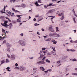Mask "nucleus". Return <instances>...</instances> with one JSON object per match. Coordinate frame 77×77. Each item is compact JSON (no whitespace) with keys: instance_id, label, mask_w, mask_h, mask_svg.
Returning a JSON list of instances; mask_svg holds the SVG:
<instances>
[{"instance_id":"1","label":"nucleus","mask_w":77,"mask_h":77,"mask_svg":"<svg viewBox=\"0 0 77 77\" xmlns=\"http://www.w3.org/2000/svg\"><path fill=\"white\" fill-rule=\"evenodd\" d=\"M18 43L20 45H21V46H22L23 47H24V46H25L26 45V42L22 40H19Z\"/></svg>"},{"instance_id":"2","label":"nucleus","mask_w":77,"mask_h":77,"mask_svg":"<svg viewBox=\"0 0 77 77\" xmlns=\"http://www.w3.org/2000/svg\"><path fill=\"white\" fill-rule=\"evenodd\" d=\"M47 51V50L44 51H40V53H38V54H39L40 55V58H41V56H45V53H46Z\"/></svg>"},{"instance_id":"3","label":"nucleus","mask_w":77,"mask_h":77,"mask_svg":"<svg viewBox=\"0 0 77 77\" xmlns=\"http://www.w3.org/2000/svg\"><path fill=\"white\" fill-rule=\"evenodd\" d=\"M8 21H5L4 24H3V23H1V24L4 27H8L9 26V25H8L7 23H8Z\"/></svg>"},{"instance_id":"4","label":"nucleus","mask_w":77,"mask_h":77,"mask_svg":"<svg viewBox=\"0 0 77 77\" xmlns=\"http://www.w3.org/2000/svg\"><path fill=\"white\" fill-rule=\"evenodd\" d=\"M19 69L21 71H23L26 69V68L24 67L23 66H19Z\"/></svg>"},{"instance_id":"5","label":"nucleus","mask_w":77,"mask_h":77,"mask_svg":"<svg viewBox=\"0 0 77 77\" xmlns=\"http://www.w3.org/2000/svg\"><path fill=\"white\" fill-rule=\"evenodd\" d=\"M16 57V55L15 54H12L11 55V59L12 60H14L15 59Z\"/></svg>"},{"instance_id":"6","label":"nucleus","mask_w":77,"mask_h":77,"mask_svg":"<svg viewBox=\"0 0 77 77\" xmlns=\"http://www.w3.org/2000/svg\"><path fill=\"white\" fill-rule=\"evenodd\" d=\"M37 64H38V65H43V64H45V63L44 60H41L38 62L36 63Z\"/></svg>"},{"instance_id":"7","label":"nucleus","mask_w":77,"mask_h":77,"mask_svg":"<svg viewBox=\"0 0 77 77\" xmlns=\"http://www.w3.org/2000/svg\"><path fill=\"white\" fill-rule=\"evenodd\" d=\"M49 29L50 31L52 32H54V29H53V26L51 25L50 26L49 28Z\"/></svg>"},{"instance_id":"8","label":"nucleus","mask_w":77,"mask_h":77,"mask_svg":"<svg viewBox=\"0 0 77 77\" xmlns=\"http://www.w3.org/2000/svg\"><path fill=\"white\" fill-rule=\"evenodd\" d=\"M52 5V3H50V4H48L46 5H44V8H45V9H47V8L48 7H49V6H51Z\"/></svg>"},{"instance_id":"9","label":"nucleus","mask_w":77,"mask_h":77,"mask_svg":"<svg viewBox=\"0 0 77 77\" xmlns=\"http://www.w3.org/2000/svg\"><path fill=\"white\" fill-rule=\"evenodd\" d=\"M32 4H34L37 7L39 6H41V5H39L38 2V1H36L35 2H32Z\"/></svg>"},{"instance_id":"10","label":"nucleus","mask_w":77,"mask_h":77,"mask_svg":"<svg viewBox=\"0 0 77 77\" xmlns=\"http://www.w3.org/2000/svg\"><path fill=\"white\" fill-rule=\"evenodd\" d=\"M55 11V9H53L52 10H49L48 11V13L50 14H53Z\"/></svg>"},{"instance_id":"11","label":"nucleus","mask_w":77,"mask_h":77,"mask_svg":"<svg viewBox=\"0 0 77 77\" xmlns=\"http://www.w3.org/2000/svg\"><path fill=\"white\" fill-rule=\"evenodd\" d=\"M60 36V35L56 33H54V38L59 37Z\"/></svg>"},{"instance_id":"12","label":"nucleus","mask_w":77,"mask_h":77,"mask_svg":"<svg viewBox=\"0 0 77 77\" xmlns=\"http://www.w3.org/2000/svg\"><path fill=\"white\" fill-rule=\"evenodd\" d=\"M43 18H43L42 16L39 17L38 18V21L39 22V21H41L43 19Z\"/></svg>"},{"instance_id":"13","label":"nucleus","mask_w":77,"mask_h":77,"mask_svg":"<svg viewBox=\"0 0 77 77\" xmlns=\"http://www.w3.org/2000/svg\"><path fill=\"white\" fill-rule=\"evenodd\" d=\"M56 65L57 66H60V65H61V63H60V61H58L57 62Z\"/></svg>"},{"instance_id":"14","label":"nucleus","mask_w":77,"mask_h":77,"mask_svg":"<svg viewBox=\"0 0 77 77\" xmlns=\"http://www.w3.org/2000/svg\"><path fill=\"white\" fill-rule=\"evenodd\" d=\"M6 45L8 48H9L10 47H11V45L10 44H9L8 43H6Z\"/></svg>"},{"instance_id":"15","label":"nucleus","mask_w":77,"mask_h":77,"mask_svg":"<svg viewBox=\"0 0 77 77\" xmlns=\"http://www.w3.org/2000/svg\"><path fill=\"white\" fill-rule=\"evenodd\" d=\"M6 69L8 71H9V72H11V68H10V67H8L6 68Z\"/></svg>"},{"instance_id":"16","label":"nucleus","mask_w":77,"mask_h":77,"mask_svg":"<svg viewBox=\"0 0 77 77\" xmlns=\"http://www.w3.org/2000/svg\"><path fill=\"white\" fill-rule=\"evenodd\" d=\"M75 17H73L72 19L74 22V23H76V20H75Z\"/></svg>"},{"instance_id":"17","label":"nucleus","mask_w":77,"mask_h":77,"mask_svg":"<svg viewBox=\"0 0 77 77\" xmlns=\"http://www.w3.org/2000/svg\"><path fill=\"white\" fill-rule=\"evenodd\" d=\"M17 17H18V19L19 20H21V17H22V15H18L16 16Z\"/></svg>"},{"instance_id":"18","label":"nucleus","mask_w":77,"mask_h":77,"mask_svg":"<svg viewBox=\"0 0 77 77\" xmlns=\"http://www.w3.org/2000/svg\"><path fill=\"white\" fill-rule=\"evenodd\" d=\"M40 69L42 70V71H45V69H44V68L43 66H41L40 67Z\"/></svg>"},{"instance_id":"19","label":"nucleus","mask_w":77,"mask_h":77,"mask_svg":"<svg viewBox=\"0 0 77 77\" xmlns=\"http://www.w3.org/2000/svg\"><path fill=\"white\" fill-rule=\"evenodd\" d=\"M55 29H56V32H59V27H56Z\"/></svg>"},{"instance_id":"20","label":"nucleus","mask_w":77,"mask_h":77,"mask_svg":"<svg viewBox=\"0 0 77 77\" xmlns=\"http://www.w3.org/2000/svg\"><path fill=\"white\" fill-rule=\"evenodd\" d=\"M46 62H47V63H50V60H49L48 59H46L45 60Z\"/></svg>"},{"instance_id":"21","label":"nucleus","mask_w":77,"mask_h":77,"mask_svg":"<svg viewBox=\"0 0 77 77\" xmlns=\"http://www.w3.org/2000/svg\"><path fill=\"white\" fill-rule=\"evenodd\" d=\"M21 6L22 7V8H24L26 6V5H25L23 4H22L21 5Z\"/></svg>"},{"instance_id":"22","label":"nucleus","mask_w":77,"mask_h":77,"mask_svg":"<svg viewBox=\"0 0 77 77\" xmlns=\"http://www.w3.org/2000/svg\"><path fill=\"white\" fill-rule=\"evenodd\" d=\"M6 11L8 14H9V15H11V12H10V11L8 10H6Z\"/></svg>"},{"instance_id":"23","label":"nucleus","mask_w":77,"mask_h":77,"mask_svg":"<svg viewBox=\"0 0 77 77\" xmlns=\"http://www.w3.org/2000/svg\"><path fill=\"white\" fill-rule=\"evenodd\" d=\"M72 75H75V76H77V73H72Z\"/></svg>"},{"instance_id":"24","label":"nucleus","mask_w":77,"mask_h":77,"mask_svg":"<svg viewBox=\"0 0 77 77\" xmlns=\"http://www.w3.org/2000/svg\"><path fill=\"white\" fill-rule=\"evenodd\" d=\"M51 40V38H50L48 39H45V41H50Z\"/></svg>"},{"instance_id":"25","label":"nucleus","mask_w":77,"mask_h":77,"mask_svg":"<svg viewBox=\"0 0 77 77\" xmlns=\"http://www.w3.org/2000/svg\"><path fill=\"white\" fill-rule=\"evenodd\" d=\"M50 36H53L54 37V33H50L49 34Z\"/></svg>"},{"instance_id":"26","label":"nucleus","mask_w":77,"mask_h":77,"mask_svg":"<svg viewBox=\"0 0 77 77\" xmlns=\"http://www.w3.org/2000/svg\"><path fill=\"white\" fill-rule=\"evenodd\" d=\"M17 0H10V2L11 3H12V2H13V3H14L15 1H17Z\"/></svg>"},{"instance_id":"27","label":"nucleus","mask_w":77,"mask_h":77,"mask_svg":"<svg viewBox=\"0 0 77 77\" xmlns=\"http://www.w3.org/2000/svg\"><path fill=\"white\" fill-rule=\"evenodd\" d=\"M52 48L53 50V51H55V52L56 51V48H55V47H53Z\"/></svg>"},{"instance_id":"28","label":"nucleus","mask_w":77,"mask_h":77,"mask_svg":"<svg viewBox=\"0 0 77 77\" xmlns=\"http://www.w3.org/2000/svg\"><path fill=\"white\" fill-rule=\"evenodd\" d=\"M17 23H21V20H19V19H17Z\"/></svg>"},{"instance_id":"29","label":"nucleus","mask_w":77,"mask_h":77,"mask_svg":"<svg viewBox=\"0 0 77 77\" xmlns=\"http://www.w3.org/2000/svg\"><path fill=\"white\" fill-rule=\"evenodd\" d=\"M52 54L54 56H56V52L54 51H52Z\"/></svg>"},{"instance_id":"30","label":"nucleus","mask_w":77,"mask_h":77,"mask_svg":"<svg viewBox=\"0 0 77 77\" xmlns=\"http://www.w3.org/2000/svg\"><path fill=\"white\" fill-rule=\"evenodd\" d=\"M7 57H8V58H11V55H9V54H7Z\"/></svg>"},{"instance_id":"31","label":"nucleus","mask_w":77,"mask_h":77,"mask_svg":"<svg viewBox=\"0 0 77 77\" xmlns=\"http://www.w3.org/2000/svg\"><path fill=\"white\" fill-rule=\"evenodd\" d=\"M5 62V60H2L1 61V65H2V64H3V63H4Z\"/></svg>"},{"instance_id":"32","label":"nucleus","mask_w":77,"mask_h":77,"mask_svg":"<svg viewBox=\"0 0 77 77\" xmlns=\"http://www.w3.org/2000/svg\"><path fill=\"white\" fill-rule=\"evenodd\" d=\"M10 29H11V27H12V23H10L9 24Z\"/></svg>"},{"instance_id":"33","label":"nucleus","mask_w":77,"mask_h":77,"mask_svg":"<svg viewBox=\"0 0 77 77\" xmlns=\"http://www.w3.org/2000/svg\"><path fill=\"white\" fill-rule=\"evenodd\" d=\"M15 68H16V69L19 70V69H20V67H19L18 66H16L15 67Z\"/></svg>"},{"instance_id":"34","label":"nucleus","mask_w":77,"mask_h":77,"mask_svg":"<svg viewBox=\"0 0 77 77\" xmlns=\"http://www.w3.org/2000/svg\"><path fill=\"white\" fill-rule=\"evenodd\" d=\"M70 51L72 52H74L75 51V50L74 49H70Z\"/></svg>"},{"instance_id":"35","label":"nucleus","mask_w":77,"mask_h":77,"mask_svg":"<svg viewBox=\"0 0 77 77\" xmlns=\"http://www.w3.org/2000/svg\"><path fill=\"white\" fill-rule=\"evenodd\" d=\"M37 2L39 3H42V1H41V0H38L37 1Z\"/></svg>"},{"instance_id":"36","label":"nucleus","mask_w":77,"mask_h":77,"mask_svg":"<svg viewBox=\"0 0 77 77\" xmlns=\"http://www.w3.org/2000/svg\"><path fill=\"white\" fill-rule=\"evenodd\" d=\"M6 63H9V59H6Z\"/></svg>"},{"instance_id":"37","label":"nucleus","mask_w":77,"mask_h":77,"mask_svg":"<svg viewBox=\"0 0 77 77\" xmlns=\"http://www.w3.org/2000/svg\"><path fill=\"white\" fill-rule=\"evenodd\" d=\"M72 11L73 13H74V15L75 16V11H74V9H73L72 10Z\"/></svg>"},{"instance_id":"38","label":"nucleus","mask_w":77,"mask_h":77,"mask_svg":"<svg viewBox=\"0 0 77 77\" xmlns=\"http://www.w3.org/2000/svg\"><path fill=\"white\" fill-rule=\"evenodd\" d=\"M46 50V48H42V51H44V50Z\"/></svg>"},{"instance_id":"39","label":"nucleus","mask_w":77,"mask_h":77,"mask_svg":"<svg viewBox=\"0 0 77 77\" xmlns=\"http://www.w3.org/2000/svg\"><path fill=\"white\" fill-rule=\"evenodd\" d=\"M7 7H8V5H6L5 6L4 8V11H5V9H6V8H7Z\"/></svg>"},{"instance_id":"40","label":"nucleus","mask_w":77,"mask_h":77,"mask_svg":"<svg viewBox=\"0 0 77 77\" xmlns=\"http://www.w3.org/2000/svg\"><path fill=\"white\" fill-rule=\"evenodd\" d=\"M0 12H1V13H2V14H3V13H4V14H6V12H5V11H3V10L0 11Z\"/></svg>"},{"instance_id":"41","label":"nucleus","mask_w":77,"mask_h":77,"mask_svg":"<svg viewBox=\"0 0 77 77\" xmlns=\"http://www.w3.org/2000/svg\"><path fill=\"white\" fill-rule=\"evenodd\" d=\"M39 24H37V23H35L34 24V26H39Z\"/></svg>"},{"instance_id":"42","label":"nucleus","mask_w":77,"mask_h":77,"mask_svg":"<svg viewBox=\"0 0 77 77\" xmlns=\"http://www.w3.org/2000/svg\"><path fill=\"white\" fill-rule=\"evenodd\" d=\"M72 60V61H73V62H74V61L76 62L77 61V59H73Z\"/></svg>"},{"instance_id":"43","label":"nucleus","mask_w":77,"mask_h":77,"mask_svg":"<svg viewBox=\"0 0 77 77\" xmlns=\"http://www.w3.org/2000/svg\"><path fill=\"white\" fill-rule=\"evenodd\" d=\"M20 36H22V37H23V36H24V33H21L20 34Z\"/></svg>"},{"instance_id":"44","label":"nucleus","mask_w":77,"mask_h":77,"mask_svg":"<svg viewBox=\"0 0 77 77\" xmlns=\"http://www.w3.org/2000/svg\"><path fill=\"white\" fill-rule=\"evenodd\" d=\"M57 41H55L54 42H53V44H57Z\"/></svg>"},{"instance_id":"45","label":"nucleus","mask_w":77,"mask_h":77,"mask_svg":"<svg viewBox=\"0 0 77 77\" xmlns=\"http://www.w3.org/2000/svg\"><path fill=\"white\" fill-rule=\"evenodd\" d=\"M7 48V51H8V52H9L10 51V48Z\"/></svg>"},{"instance_id":"46","label":"nucleus","mask_w":77,"mask_h":77,"mask_svg":"<svg viewBox=\"0 0 77 77\" xmlns=\"http://www.w3.org/2000/svg\"><path fill=\"white\" fill-rule=\"evenodd\" d=\"M45 59H46V57H45L43 58V59H42V60L44 61Z\"/></svg>"},{"instance_id":"47","label":"nucleus","mask_w":77,"mask_h":77,"mask_svg":"<svg viewBox=\"0 0 77 77\" xmlns=\"http://www.w3.org/2000/svg\"><path fill=\"white\" fill-rule=\"evenodd\" d=\"M37 69V68H33V70L34 71H35V70H36Z\"/></svg>"},{"instance_id":"48","label":"nucleus","mask_w":77,"mask_h":77,"mask_svg":"<svg viewBox=\"0 0 77 77\" xmlns=\"http://www.w3.org/2000/svg\"><path fill=\"white\" fill-rule=\"evenodd\" d=\"M70 42H71V43H74L75 41H73L72 40H71Z\"/></svg>"},{"instance_id":"49","label":"nucleus","mask_w":77,"mask_h":77,"mask_svg":"<svg viewBox=\"0 0 77 77\" xmlns=\"http://www.w3.org/2000/svg\"><path fill=\"white\" fill-rule=\"evenodd\" d=\"M12 11H14V12H15V11L16 10H15V8H12Z\"/></svg>"},{"instance_id":"50","label":"nucleus","mask_w":77,"mask_h":77,"mask_svg":"<svg viewBox=\"0 0 77 77\" xmlns=\"http://www.w3.org/2000/svg\"><path fill=\"white\" fill-rule=\"evenodd\" d=\"M63 19H64V16H63L61 18V20H63Z\"/></svg>"},{"instance_id":"51","label":"nucleus","mask_w":77,"mask_h":77,"mask_svg":"<svg viewBox=\"0 0 77 77\" xmlns=\"http://www.w3.org/2000/svg\"><path fill=\"white\" fill-rule=\"evenodd\" d=\"M15 66H18V64H17V63H15Z\"/></svg>"},{"instance_id":"52","label":"nucleus","mask_w":77,"mask_h":77,"mask_svg":"<svg viewBox=\"0 0 77 77\" xmlns=\"http://www.w3.org/2000/svg\"><path fill=\"white\" fill-rule=\"evenodd\" d=\"M6 43V41L5 40L3 42V44H5V43Z\"/></svg>"},{"instance_id":"53","label":"nucleus","mask_w":77,"mask_h":77,"mask_svg":"<svg viewBox=\"0 0 77 77\" xmlns=\"http://www.w3.org/2000/svg\"><path fill=\"white\" fill-rule=\"evenodd\" d=\"M66 51H71V49H67Z\"/></svg>"},{"instance_id":"54","label":"nucleus","mask_w":77,"mask_h":77,"mask_svg":"<svg viewBox=\"0 0 77 77\" xmlns=\"http://www.w3.org/2000/svg\"><path fill=\"white\" fill-rule=\"evenodd\" d=\"M54 18V17H52L51 18V20H52L51 21H52V23H54V22H53V21L52 20H53V18Z\"/></svg>"},{"instance_id":"55","label":"nucleus","mask_w":77,"mask_h":77,"mask_svg":"<svg viewBox=\"0 0 77 77\" xmlns=\"http://www.w3.org/2000/svg\"><path fill=\"white\" fill-rule=\"evenodd\" d=\"M35 72H31V75H33V74H35Z\"/></svg>"},{"instance_id":"56","label":"nucleus","mask_w":77,"mask_h":77,"mask_svg":"<svg viewBox=\"0 0 77 77\" xmlns=\"http://www.w3.org/2000/svg\"><path fill=\"white\" fill-rule=\"evenodd\" d=\"M2 32H5V30L4 29H3V28L2 29Z\"/></svg>"},{"instance_id":"57","label":"nucleus","mask_w":77,"mask_h":77,"mask_svg":"<svg viewBox=\"0 0 77 77\" xmlns=\"http://www.w3.org/2000/svg\"><path fill=\"white\" fill-rule=\"evenodd\" d=\"M56 5V4H53V3H52V5H51L52 6H55Z\"/></svg>"},{"instance_id":"58","label":"nucleus","mask_w":77,"mask_h":77,"mask_svg":"<svg viewBox=\"0 0 77 77\" xmlns=\"http://www.w3.org/2000/svg\"><path fill=\"white\" fill-rule=\"evenodd\" d=\"M29 12H32V10L31 9V10H29Z\"/></svg>"},{"instance_id":"59","label":"nucleus","mask_w":77,"mask_h":77,"mask_svg":"<svg viewBox=\"0 0 77 77\" xmlns=\"http://www.w3.org/2000/svg\"><path fill=\"white\" fill-rule=\"evenodd\" d=\"M52 70L51 69H49L48 70V71H51Z\"/></svg>"},{"instance_id":"60","label":"nucleus","mask_w":77,"mask_h":77,"mask_svg":"<svg viewBox=\"0 0 77 77\" xmlns=\"http://www.w3.org/2000/svg\"><path fill=\"white\" fill-rule=\"evenodd\" d=\"M61 15H62V13H61V14H58V16H59V17H60V16H61Z\"/></svg>"},{"instance_id":"61","label":"nucleus","mask_w":77,"mask_h":77,"mask_svg":"<svg viewBox=\"0 0 77 77\" xmlns=\"http://www.w3.org/2000/svg\"><path fill=\"white\" fill-rule=\"evenodd\" d=\"M73 31H74V33H76V31H77V30L76 29H75V30H73Z\"/></svg>"},{"instance_id":"62","label":"nucleus","mask_w":77,"mask_h":77,"mask_svg":"<svg viewBox=\"0 0 77 77\" xmlns=\"http://www.w3.org/2000/svg\"><path fill=\"white\" fill-rule=\"evenodd\" d=\"M15 12H19V13H20V11H18L17 10H16V11H15Z\"/></svg>"},{"instance_id":"63","label":"nucleus","mask_w":77,"mask_h":77,"mask_svg":"<svg viewBox=\"0 0 77 77\" xmlns=\"http://www.w3.org/2000/svg\"><path fill=\"white\" fill-rule=\"evenodd\" d=\"M34 57H31L29 58V59H33Z\"/></svg>"},{"instance_id":"64","label":"nucleus","mask_w":77,"mask_h":77,"mask_svg":"<svg viewBox=\"0 0 77 77\" xmlns=\"http://www.w3.org/2000/svg\"><path fill=\"white\" fill-rule=\"evenodd\" d=\"M24 50H25V49L23 48L22 49V51H24Z\"/></svg>"}]
</instances>
